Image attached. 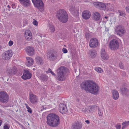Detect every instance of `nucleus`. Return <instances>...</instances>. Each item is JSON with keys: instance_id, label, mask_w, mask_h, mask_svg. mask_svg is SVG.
<instances>
[{"instance_id": "obj_1", "label": "nucleus", "mask_w": 129, "mask_h": 129, "mask_svg": "<svg viewBox=\"0 0 129 129\" xmlns=\"http://www.w3.org/2000/svg\"><path fill=\"white\" fill-rule=\"evenodd\" d=\"M80 87L87 92H89L94 94H97L99 90V88L96 83L90 80L82 82L81 84Z\"/></svg>"}, {"instance_id": "obj_2", "label": "nucleus", "mask_w": 129, "mask_h": 129, "mask_svg": "<svg viewBox=\"0 0 129 129\" xmlns=\"http://www.w3.org/2000/svg\"><path fill=\"white\" fill-rule=\"evenodd\" d=\"M47 124L51 127H56L60 123L59 117L55 114H49L47 116Z\"/></svg>"}, {"instance_id": "obj_3", "label": "nucleus", "mask_w": 129, "mask_h": 129, "mask_svg": "<svg viewBox=\"0 0 129 129\" xmlns=\"http://www.w3.org/2000/svg\"><path fill=\"white\" fill-rule=\"evenodd\" d=\"M57 18L58 20L63 23H66L68 20L69 18L67 12L63 9H60L56 12Z\"/></svg>"}, {"instance_id": "obj_4", "label": "nucleus", "mask_w": 129, "mask_h": 129, "mask_svg": "<svg viewBox=\"0 0 129 129\" xmlns=\"http://www.w3.org/2000/svg\"><path fill=\"white\" fill-rule=\"evenodd\" d=\"M68 71V69L65 67H61L58 68L57 70V80L61 81L64 80L66 77V73Z\"/></svg>"}, {"instance_id": "obj_5", "label": "nucleus", "mask_w": 129, "mask_h": 129, "mask_svg": "<svg viewBox=\"0 0 129 129\" xmlns=\"http://www.w3.org/2000/svg\"><path fill=\"white\" fill-rule=\"evenodd\" d=\"M119 44L118 41L116 39H113L109 43V46L110 48L112 50H116L119 48Z\"/></svg>"}, {"instance_id": "obj_6", "label": "nucleus", "mask_w": 129, "mask_h": 129, "mask_svg": "<svg viewBox=\"0 0 129 129\" xmlns=\"http://www.w3.org/2000/svg\"><path fill=\"white\" fill-rule=\"evenodd\" d=\"M9 99L7 94L4 91L0 92V102L2 103H7Z\"/></svg>"}, {"instance_id": "obj_7", "label": "nucleus", "mask_w": 129, "mask_h": 129, "mask_svg": "<svg viewBox=\"0 0 129 129\" xmlns=\"http://www.w3.org/2000/svg\"><path fill=\"white\" fill-rule=\"evenodd\" d=\"M47 56V58L49 60L54 61L57 59L58 54L56 52L50 51L48 53Z\"/></svg>"}, {"instance_id": "obj_8", "label": "nucleus", "mask_w": 129, "mask_h": 129, "mask_svg": "<svg viewBox=\"0 0 129 129\" xmlns=\"http://www.w3.org/2000/svg\"><path fill=\"white\" fill-rule=\"evenodd\" d=\"M115 30L117 35L120 36H122L126 32L124 27L120 25L116 27Z\"/></svg>"}, {"instance_id": "obj_9", "label": "nucleus", "mask_w": 129, "mask_h": 129, "mask_svg": "<svg viewBox=\"0 0 129 129\" xmlns=\"http://www.w3.org/2000/svg\"><path fill=\"white\" fill-rule=\"evenodd\" d=\"M99 44L98 41L95 38H92L90 40L89 43V47L92 48H94L96 47Z\"/></svg>"}, {"instance_id": "obj_10", "label": "nucleus", "mask_w": 129, "mask_h": 129, "mask_svg": "<svg viewBox=\"0 0 129 129\" xmlns=\"http://www.w3.org/2000/svg\"><path fill=\"white\" fill-rule=\"evenodd\" d=\"M34 6L37 8L40 9L44 7V4L42 0H32Z\"/></svg>"}, {"instance_id": "obj_11", "label": "nucleus", "mask_w": 129, "mask_h": 129, "mask_svg": "<svg viewBox=\"0 0 129 129\" xmlns=\"http://www.w3.org/2000/svg\"><path fill=\"white\" fill-rule=\"evenodd\" d=\"M93 4L95 7L101 10H104L107 7L105 4L101 2H94Z\"/></svg>"}, {"instance_id": "obj_12", "label": "nucleus", "mask_w": 129, "mask_h": 129, "mask_svg": "<svg viewBox=\"0 0 129 129\" xmlns=\"http://www.w3.org/2000/svg\"><path fill=\"white\" fill-rule=\"evenodd\" d=\"M12 55V52L11 50H8L5 51L3 54V59L8 60L9 59Z\"/></svg>"}, {"instance_id": "obj_13", "label": "nucleus", "mask_w": 129, "mask_h": 129, "mask_svg": "<svg viewBox=\"0 0 129 129\" xmlns=\"http://www.w3.org/2000/svg\"><path fill=\"white\" fill-rule=\"evenodd\" d=\"M69 10L75 17H78L79 15L78 11L77 9L75 8L74 6H70L69 8Z\"/></svg>"}, {"instance_id": "obj_14", "label": "nucleus", "mask_w": 129, "mask_h": 129, "mask_svg": "<svg viewBox=\"0 0 129 129\" xmlns=\"http://www.w3.org/2000/svg\"><path fill=\"white\" fill-rule=\"evenodd\" d=\"M26 51L27 54L29 56H32L35 54V49L32 47H27L26 48Z\"/></svg>"}, {"instance_id": "obj_15", "label": "nucleus", "mask_w": 129, "mask_h": 129, "mask_svg": "<svg viewBox=\"0 0 129 129\" xmlns=\"http://www.w3.org/2000/svg\"><path fill=\"white\" fill-rule=\"evenodd\" d=\"M29 99L30 101L32 104H35L38 100L37 97L32 93H29Z\"/></svg>"}, {"instance_id": "obj_16", "label": "nucleus", "mask_w": 129, "mask_h": 129, "mask_svg": "<svg viewBox=\"0 0 129 129\" xmlns=\"http://www.w3.org/2000/svg\"><path fill=\"white\" fill-rule=\"evenodd\" d=\"M82 127V124L79 121L74 122L72 124V129H81Z\"/></svg>"}, {"instance_id": "obj_17", "label": "nucleus", "mask_w": 129, "mask_h": 129, "mask_svg": "<svg viewBox=\"0 0 129 129\" xmlns=\"http://www.w3.org/2000/svg\"><path fill=\"white\" fill-rule=\"evenodd\" d=\"M31 76V74L29 71L27 70H25L24 71L22 77L23 79L26 80L30 79Z\"/></svg>"}, {"instance_id": "obj_18", "label": "nucleus", "mask_w": 129, "mask_h": 129, "mask_svg": "<svg viewBox=\"0 0 129 129\" xmlns=\"http://www.w3.org/2000/svg\"><path fill=\"white\" fill-rule=\"evenodd\" d=\"M100 54L101 57L103 59L107 60L108 59L109 56L104 49H102L101 50Z\"/></svg>"}, {"instance_id": "obj_19", "label": "nucleus", "mask_w": 129, "mask_h": 129, "mask_svg": "<svg viewBox=\"0 0 129 129\" xmlns=\"http://www.w3.org/2000/svg\"><path fill=\"white\" fill-rule=\"evenodd\" d=\"M20 3L24 7H27L31 5L30 0H19Z\"/></svg>"}, {"instance_id": "obj_20", "label": "nucleus", "mask_w": 129, "mask_h": 129, "mask_svg": "<svg viewBox=\"0 0 129 129\" xmlns=\"http://www.w3.org/2000/svg\"><path fill=\"white\" fill-rule=\"evenodd\" d=\"M59 110L60 113H66L68 111L66 106L63 104H60L59 106Z\"/></svg>"}, {"instance_id": "obj_21", "label": "nucleus", "mask_w": 129, "mask_h": 129, "mask_svg": "<svg viewBox=\"0 0 129 129\" xmlns=\"http://www.w3.org/2000/svg\"><path fill=\"white\" fill-rule=\"evenodd\" d=\"M82 15L84 19H87L90 17L91 13L89 11L85 10L82 13Z\"/></svg>"}, {"instance_id": "obj_22", "label": "nucleus", "mask_w": 129, "mask_h": 129, "mask_svg": "<svg viewBox=\"0 0 129 129\" xmlns=\"http://www.w3.org/2000/svg\"><path fill=\"white\" fill-rule=\"evenodd\" d=\"M26 65L27 66L29 67L33 64L34 60L32 58L27 57L26 58Z\"/></svg>"}, {"instance_id": "obj_23", "label": "nucleus", "mask_w": 129, "mask_h": 129, "mask_svg": "<svg viewBox=\"0 0 129 129\" xmlns=\"http://www.w3.org/2000/svg\"><path fill=\"white\" fill-rule=\"evenodd\" d=\"M25 33V37L27 40H29L32 38L31 34L29 30H26Z\"/></svg>"}, {"instance_id": "obj_24", "label": "nucleus", "mask_w": 129, "mask_h": 129, "mask_svg": "<svg viewBox=\"0 0 129 129\" xmlns=\"http://www.w3.org/2000/svg\"><path fill=\"white\" fill-rule=\"evenodd\" d=\"M92 16L94 20L95 21H98L100 19L101 15L99 13L94 12L93 13Z\"/></svg>"}, {"instance_id": "obj_25", "label": "nucleus", "mask_w": 129, "mask_h": 129, "mask_svg": "<svg viewBox=\"0 0 129 129\" xmlns=\"http://www.w3.org/2000/svg\"><path fill=\"white\" fill-rule=\"evenodd\" d=\"M7 72L8 74L10 76L15 74L17 72L16 69L14 68H13L12 69H7Z\"/></svg>"}, {"instance_id": "obj_26", "label": "nucleus", "mask_w": 129, "mask_h": 129, "mask_svg": "<svg viewBox=\"0 0 129 129\" xmlns=\"http://www.w3.org/2000/svg\"><path fill=\"white\" fill-rule=\"evenodd\" d=\"M112 97L115 100H117L119 97V94L118 91L115 89L112 91Z\"/></svg>"}, {"instance_id": "obj_27", "label": "nucleus", "mask_w": 129, "mask_h": 129, "mask_svg": "<svg viewBox=\"0 0 129 129\" xmlns=\"http://www.w3.org/2000/svg\"><path fill=\"white\" fill-rule=\"evenodd\" d=\"M47 26L49 30L51 32H53L55 31V28L53 25L50 24H48Z\"/></svg>"}, {"instance_id": "obj_28", "label": "nucleus", "mask_w": 129, "mask_h": 129, "mask_svg": "<svg viewBox=\"0 0 129 129\" xmlns=\"http://www.w3.org/2000/svg\"><path fill=\"white\" fill-rule=\"evenodd\" d=\"M97 108V107L95 105H93L90 106L89 111L90 112L92 113L95 111Z\"/></svg>"}, {"instance_id": "obj_29", "label": "nucleus", "mask_w": 129, "mask_h": 129, "mask_svg": "<svg viewBox=\"0 0 129 129\" xmlns=\"http://www.w3.org/2000/svg\"><path fill=\"white\" fill-rule=\"evenodd\" d=\"M37 63L39 64L42 65L43 63L42 59L40 57H37L36 58Z\"/></svg>"}, {"instance_id": "obj_30", "label": "nucleus", "mask_w": 129, "mask_h": 129, "mask_svg": "<svg viewBox=\"0 0 129 129\" xmlns=\"http://www.w3.org/2000/svg\"><path fill=\"white\" fill-rule=\"evenodd\" d=\"M89 54L90 56L91 57H95L96 56V52L94 50H90L89 51Z\"/></svg>"}, {"instance_id": "obj_31", "label": "nucleus", "mask_w": 129, "mask_h": 129, "mask_svg": "<svg viewBox=\"0 0 129 129\" xmlns=\"http://www.w3.org/2000/svg\"><path fill=\"white\" fill-rule=\"evenodd\" d=\"M92 37V34L91 33L86 32L85 34V37L86 40H89Z\"/></svg>"}, {"instance_id": "obj_32", "label": "nucleus", "mask_w": 129, "mask_h": 129, "mask_svg": "<svg viewBox=\"0 0 129 129\" xmlns=\"http://www.w3.org/2000/svg\"><path fill=\"white\" fill-rule=\"evenodd\" d=\"M122 125L123 126L122 129H124L129 125V121L123 122L122 123Z\"/></svg>"}, {"instance_id": "obj_33", "label": "nucleus", "mask_w": 129, "mask_h": 129, "mask_svg": "<svg viewBox=\"0 0 129 129\" xmlns=\"http://www.w3.org/2000/svg\"><path fill=\"white\" fill-rule=\"evenodd\" d=\"M40 77L41 79L44 81H47L48 78V77L44 74L41 75Z\"/></svg>"}, {"instance_id": "obj_34", "label": "nucleus", "mask_w": 129, "mask_h": 129, "mask_svg": "<svg viewBox=\"0 0 129 129\" xmlns=\"http://www.w3.org/2000/svg\"><path fill=\"white\" fill-rule=\"evenodd\" d=\"M117 13L119 16H121L124 17L125 15V12L123 11L122 10H118Z\"/></svg>"}, {"instance_id": "obj_35", "label": "nucleus", "mask_w": 129, "mask_h": 129, "mask_svg": "<svg viewBox=\"0 0 129 129\" xmlns=\"http://www.w3.org/2000/svg\"><path fill=\"white\" fill-rule=\"evenodd\" d=\"M121 91L122 93L124 94H126L128 93V89L126 88H122L121 89Z\"/></svg>"}, {"instance_id": "obj_36", "label": "nucleus", "mask_w": 129, "mask_h": 129, "mask_svg": "<svg viewBox=\"0 0 129 129\" xmlns=\"http://www.w3.org/2000/svg\"><path fill=\"white\" fill-rule=\"evenodd\" d=\"M24 105L25 106L27 110V111L28 112H29L31 114L32 113V111L31 109L27 104L25 103Z\"/></svg>"}, {"instance_id": "obj_37", "label": "nucleus", "mask_w": 129, "mask_h": 129, "mask_svg": "<svg viewBox=\"0 0 129 129\" xmlns=\"http://www.w3.org/2000/svg\"><path fill=\"white\" fill-rule=\"evenodd\" d=\"M95 70L96 72L99 73H101L103 72V70L99 67H97L95 68Z\"/></svg>"}, {"instance_id": "obj_38", "label": "nucleus", "mask_w": 129, "mask_h": 129, "mask_svg": "<svg viewBox=\"0 0 129 129\" xmlns=\"http://www.w3.org/2000/svg\"><path fill=\"white\" fill-rule=\"evenodd\" d=\"M98 113L100 116H102L103 114V112L102 111L101 109H98Z\"/></svg>"}, {"instance_id": "obj_39", "label": "nucleus", "mask_w": 129, "mask_h": 129, "mask_svg": "<svg viewBox=\"0 0 129 129\" xmlns=\"http://www.w3.org/2000/svg\"><path fill=\"white\" fill-rule=\"evenodd\" d=\"M119 67L121 69H123L124 67V65L122 63H120L119 64Z\"/></svg>"}, {"instance_id": "obj_40", "label": "nucleus", "mask_w": 129, "mask_h": 129, "mask_svg": "<svg viewBox=\"0 0 129 129\" xmlns=\"http://www.w3.org/2000/svg\"><path fill=\"white\" fill-rule=\"evenodd\" d=\"M115 127L117 129H120L121 128V125L119 124H117L115 125Z\"/></svg>"}, {"instance_id": "obj_41", "label": "nucleus", "mask_w": 129, "mask_h": 129, "mask_svg": "<svg viewBox=\"0 0 129 129\" xmlns=\"http://www.w3.org/2000/svg\"><path fill=\"white\" fill-rule=\"evenodd\" d=\"M10 126L7 125H5L3 127L4 129H9Z\"/></svg>"}, {"instance_id": "obj_42", "label": "nucleus", "mask_w": 129, "mask_h": 129, "mask_svg": "<svg viewBox=\"0 0 129 129\" xmlns=\"http://www.w3.org/2000/svg\"><path fill=\"white\" fill-rule=\"evenodd\" d=\"M33 24L37 26L38 24V22L36 21L34 19V20L33 22Z\"/></svg>"}, {"instance_id": "obj_43", "label": "nucleus", "mask_w": 129, "mask_h": 129, "mask_svg": "<svg viewBox=\"0 0 129 129\" xmlns=\"http://www.w3.org/2000/svg\"><path fill=\"white\" fill-rule=\"evenodd\" d=\"M63 52L64 53H66L68 51L65 48H63L62 50Z\"/></svg>"}, {"instance_id": "obj_44", "label": "nucleus", "mask_w": 129, "mask_h": 129, "mask_svg": "<svg viewBox=\"0 0 129 129\" xmlns=\"http://www.w3.org/2000/svg\"><path fill=\"white\" fill-rule=\"evenodd\" d=\"M13 42L11 41H10L9 42V43H8L9 45L10 46H11L13 45Z\"/></svg>"}, {"instance_id": "obj_45", "label": "nucleus", "mask_w": 129, "mask_h": 129, "mask_svg": "<svg viewBox=\"0 0 129 129\" xmlns=\"http://www.w3.org/2000/svg\"><path fill=\"white\" fill-rule=\"evenodd\" d=\"M52 71L51 70V69L50 68H49L48 70L46 71V73H50Z\"/></svg>"}, {"instance_id": "obj_46", "label": "nucleus", "mask_w": 129, "mask_h": 129, "mask_svg": "<svg viewBox=\"0 0 129 129\" xmlns=\"http://www.w3.org/2000/svg\"><path fill=\"white\" fill-rule=\"evenodd\" d=\"M125 9L127 12L129 13V6L126 7Z\"/></svg>"}, {"instance_id": "obj_47", "label": "nucleus", "mask_w": 129, "mask_h": 129, "mask_svg": "<svg viewBox=\"0 0 129 129\" xmlns=\"http://www.w3.org/2000/svg\"><path fill=\"white\" fill-rule=\"evenodd\" d=\"M50 73L52 74V75L54 76H56L55 74L52 71Z\"/></svg>"}, {"instance_id": "obj_48", "label": "nucleus", "mask_w": 129, "mask_h": 129, "mask_svg": "<svg viewBox=\"0 0 129 129\" xmlns=\"http://www.w3.org/2000/svg\"><path fill=\"white\" fill-rule=\"evenodd\" d=\"M85 122L87 124H89L90 123L89 121L88 120H87L85 121Z\"/></svg>"}, {"instance_id": "obj_49", "label": "nucleus", "mask_w": 129, "mask_h": 129, "mask_svg": "<svg viewBox=\"0 0 129 129\" xmlns=\"http://www.w3.org/2000/svg\"><path fill=\"white\" fill-rule=\"evenodd\" d=\"M2 121V120H0V126L1 125Z\"/></svg>"}, {"instance_id": "obj_50", "label": "nucleus", "mask_w": 129, "mask_h": 129, "mask_svg": "<svg viewBox=\"0 0 129 129\" xmlns=\"http://www.w3.org/2000/svg\"><path fill=\"white\" fill-rule=\"evenodd\" d=\"M7 7L8 8H11V7L9 5H8L7 6Z\"/></svg>"}, {"instance_id": "obj_51", "label": "nucleus", "mask_w": 129, "mask_h": 129, "mask_svg": "<svg viewBox=\"0 0 129 129\" xmlns=\"http://www.w3.org/2000/svg\"><path fill=\"white\" fill-rule=\"evenodd\" d=\"M104 18L107 19L108 18V17L107 16H105L104 17Z\"/></svg>"}, {"instance_id": "obj_52", "label": "nucleus", "mask_w": 129, "mask_h": 129, "mask_svg": "<svg viewBox=\"0 0 129 129\" xmlns=\"http://www.w3.org/2000/svg\"><path fill=\"white\" fill-rule=\"evenodd\" d=\"M2 112V110L0 109V113Z\"/></svg>"}, {"instance_id": "obj_53", "label": "nucleus", "mask_w": 129, "mask_h": 129, "mask_svg": "<svg viewBox=\"0 0 129 129\" xmlns=\"http://www.w3.org/2000/svg\"><path fill=\"white\" fill-rule=\"evenodd\" d=\"M2 47L0 45V49H1V48Z\"/></svg>"}, {"instance_id": "obj_54", "label": "nucleus", "mask_w": 129, "mask_h": 129, "mask_svg": "<svg viewBox=\"0 0 129 129\" xmlns=\"http://www.w3.org/2000/svg\"><path fill=\"white\" fill-rule=\"evenodd\" d=\"M108 20L107 19V20H106V21H108Z\"/></svg>"}]
</instances>
